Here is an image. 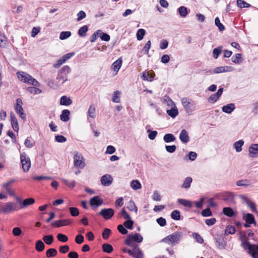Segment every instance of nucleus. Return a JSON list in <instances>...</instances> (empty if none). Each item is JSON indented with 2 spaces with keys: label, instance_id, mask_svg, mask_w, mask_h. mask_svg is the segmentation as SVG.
I'll return each instance as SVG.
<instances>
[{
  "label": "nucleus",
  "instance_id": "obj_1",
  "mask_svg": "<svg viewBox=\"0 0 258 258\" xmlns=\"http://www.w3.org/2000/svg\"><path fill=\"white\" fill-rule=\"evenodd\" d=\"M17 76L20 81L25 83L36 87H39L40 85L37 80L26 72L23 71L18 72L17 73Z\"/></svg>",
  "mask_w": 258,
  "mask_h": 258
},
{
  "label": "nucleus",
  "instance_id": "obj_2",
  "mask_svg": "<svg viewBox=\"0 0 258 258\" xmlns=\"http://www.w3.org/2000/svg\"><path fill=\"white\" fill-rule=\"evenodd\" d=\"M128 246L130 248L124 247L122 249V251L124 253H127L134 258H144V253L139 245Z\"/></svg>",
  "mask_w": 258,
  "mask_h": 258
},
{
  "label": "nucleus",
  "instance_id": "obj_3",
  "mask_svg": "<svg viewBox=\"0 0 258 258\" xmlns=\"http://www.w3.org/2000/svg\"><path fill=\"white\" fill-rule=\"evenodd\" d=\"M143 240V236L139 233H130L124 241V244L127 246H134L139 245L138 243L142 242Z\"/></svg>",
  "mask_w": 258,
  "mask_h": 258
},
{
  "label": "nucleus",
  "instance_id": "obj_4",
  "mask_svg": "<svg viewBox=\"0 0 258 258\" xmlns=\"http://www.w3.org/2000/svg\"><path fill=\"white\" fill-rule=\"evenodd\" d=\"M182 236V233L179 231H176L171 234H170L164 237L162 241L168 244H173L177 243L180 241Z\"/></svg>",
  "mask_w": 258,
  "mask_h": 258
},
{
  "label": "nucleus",
  "instance_id": "obj_5",
  "mask_svg": "<svg viewBox=\"0 0 258 258\" xmlns=\"http://www.w3.org/2000/svg\"><path fill=\"white\" fill-rule=\"evenodd\" d=\"M68 80V77H66L58 72L56 78V82L54 81L50 80L48 82V85L50 88L55 89L63 85Z\"/></svg>",
  "mask_w": 258,
  "mask_h": 258
},
{
  "label": "nucleus",
  "instance_id": "obj_6",
  "mask_svg": "<svg viewBox=\"0 0 258 258\" xmlns=\"http://www.w3.org/2000/svg\"><path fill=\"white\" fill-rule=\"evenodd\" d=\"M19 209L20 207L16 203L8 202L0 209V213H10Z\"/></svg>",
  "mask_w": 258,
  "mask_h": 258
},
{
  "label": "nucleus",
  "instance_id": "obj_7",
  "mask_svg": "<svg viewBox=\"0 0 258 258\" xmlns=\"http://www.w3.org/2000/svg\"><path fill=\"white\" fill-rule=\"evenodd\" d=\"M20 160L23 171L25 172L28 171L31 167V161L25 152L20 155Z\"/></svg>",
  "mask_w": 258,
  "mask_h": 258
},
{
  "label": "nucleus",
  "instance_id": "obj_8",
  "mask_svg": "<svg viewBox=\"0 0 258 258\" xmlns=\"http://www.w3.org/2000/svg\"><path fill=\"white\" fill-rule=\"evenodd\" d=\"M74 166L78 168L83 169L86 165L85 159L83 155L78 152L76 153L73 157Z\"/></svg>",
  "mask_w": 258,
  "mask_h": 258
},
{
  "label": "nucleus",
  "instance_id": "obj_9",
  "mask_svg": "<svg viewBox=\"0 0 258 258\" xmlns=\"http://www.w3.org/2000/svg\"><path fill=\"white\" fill-rule=\"evenodd\" d=\"M114 210L111 208H106L102 209L98 213V215L101 216L105 220L110 219L114 215Z\"/></svg>",
  "mask_w": 258,
  "mask_h": 258
},
{
  "label": "nucleus",
  "instance_id": "obj_10",
  "mask_svg": "<svg viewBox=\"0 0 258 258\" xmlns=\"http://www.w3.org/2000/svg\"><path fill=\"white\" fill-rule=\"evenodd\" d=\"M15 182V180L14 179H12L3 183L2 185L3 187L11 196H14L15 194V190L11 186V184Z\"/></svg>",
  "mask_w": 258,
  "mask_h": 258
},
{
  "label": "nucleus",
  "instance_id": "obj_11",
  "mask_svg": "<svg viewBox=\"0 0 258 258\" xmlns=\"http://www.w3.org/2000/svg\"><path fill=\"white\" fill-rule=\"evenodd\" d=\"M223 92V88L220 87L216 93L213 94L209 97L208 98V102L212 104L215 103L221 96Z\"/></svg>",
  "mask_w": 258,
  "mask_h": 258
},
{
  "label": "nucleus",
  "instance_id": "obj_12",
  "mask_svg": "<svg viewBox=\"0 0 258 258\" xmlns=\"http://www.w3.org/2000/svg\"><path fill=\"white\" fill-rule=\"evenodd\" d=\"M72 223L71 219H63L54 221L51 223V225L55 227H60L64 226L69 225Z\"/></svg>",
  "mask_w": 258,
  "mask_h": 258
},
{
  "label": "nucleus",
  "instance_id": "obj_13",
  "mask_svg": "<svg viewBox=\"0 0 258 258\" xmlns=\"http://www.w3.org/2000/svg\"><path fill=\"white\" fill-rule=\"evenodd\" d=\"M181 102L187 111H191L192 109L194 107V102L187 98H183L181 99Z\"/></svg>",
  "mask_w": 258,
  "mask_h": 258
},
{
  "label": "nucleus",
  "instance_id": "obj_14",
  "mask_svg": "<svg viewBox=\"0 0 258 258\" xmlns=\"http://www.w3.org/2000/svg\"><path fill=\"white\" fill-rule=\"evenodd\" d=\"M168 106H171L170 109L166 110V113H178V109L175 106L174 102L169 98H167L165 100Z\"/></svg>",
  "mask_w": 258,
  "mask_h": 258
},
{
  "label": "nucleus",
  "instance_id": "obj_15",
  "mask_svg": "<svg viewBox=\"0 0 258 258\" xmlns=\"http://www.w3.org/2000/svg\"><path fill=\"white\" fill-rule=\"evenodd\" d=\"M113 181V178L110 175L105 174L102 176L101 178V184L105 186H108L111 184Z\"/></svg>",
  "mask_w": 258,
  "mask_h": 258
},
{
  "label": "nucleus",
  "instance_id": "obj_16",
  "mask_svg": "<svg viewBox=\"0 0 258 258\" xmlns=\"http://www.w3.org/2000/svg\"><path fill=\"white\" fill-rule=\"evenodd\" d=\"M102 203L103 200L98 196L93 197L90 200V205L92 207L95 206L97 207L100 206Z\"/></svg>",
  "mask_w": 258,
  "mask_h": 258
},
{
  "label": "nucleus",
  "instance_id": "obj_17",
  "mask_svg": "<svg viewBox=\"0 0 258 258\" xmlns=\"http://www.w3.org/2000/svg\"><path fill=\"white\" fill-rule=\"evenodd\" d=\"M249 155L252 158H256L258 156V144H253L249 147Z\"/></svg>",
  "mask_w": 258,
  "mask_h": 258
},
{
  "label": "nucleus",
  "instance_id": "obj_18",
  "mask_svg": "<svg viewBox=\"0 0 258 258\" xmlns=\"http://www.w3.org/2000/svg\"><path fill=\"white\" fill-rule=\"evenodd\" d=\"M232 70V68L230 66L219 67L216 68L213 71L214 74L228 72Z\"/></svg>",
  "mask_w": 258,
  "mask_h": 258
},
{
  "label": "nucleus",
  "instance_id": "obj_19",
  "mask_svg": "<svg viewBox=\"0 0 258 258\" xmlns=\"http://www.w3.org/2000/svg\"><path fill=\"white\" fill-rule=\"evenodd\" d=\"M18 201L21 204L20 209L24 208L28 206L33 205L35 203V200L32 198L25 199L22 202H21L20 200H18Z\"/></svg>",
  "mask_w": 258,
  "mask_h": 258
},
{
  "label": "nucleus",
  "instance_id": "obj_20",
  "mask_svg": "<svg viewBox=\"0 0 258 258\" xmlns=\"http://www.w3.org/2000/svg\"><path fill=\"white\" fill-rule=\"evenodd\" d=\"M249 253L253 258H258V246L255 245H248Z\"/></svg>",
  "mask_w": 258,
  "mask_h": 258
},
{
  "label": "nucleus",
  "instance_id": "obj_21",
  "mask_svg": "<svg viewBox=\"0 0 258 258\" xmlns=\"http://www.w3.org/2000/svg\"><path fill=\"white\" fill-rule=\"evenodd\" d=\"M245 221L246 223L244 224V227H249V224L255 223L254 216L251 214H247L245 216Z\"/></svg>",
  "mask_w": 258,
  "mask_h": 258
},
{
  "label": "nucleus",
  "instance_id": "obj_22",
  "mask_svg": "<svg viewBox=\"0 0 258 258\" xmlns=\"http://www.w3.org/2000/svg\"><path fill=\"white\" fill-rule=\"evenodd\" d=\"M11 125H12V126L13 130L15 132H18L19 130V124H18L17 119L14 114H11Z\"/></svg>",
  "mask_w": 258,
  "mask_h": 258
},
{
  "label": "nucleus",
  "instance_id": "obj_23",
  "mask_svg": "<svg viewBox=\"0 0 258 258\" xmlns=\"http://www.w3.org/2000/svg\"><path fill=\"white\" fill-rule=\"evenodd\" d=\"M222 200L227 203H231L234 200V197L232 193L229 192H224L222 195Z\"/></svg>",
  "mask_w": 258,
  "mask_h": 258
},
{
  "label": "nucleus",
  "instance_id": "obj_24",
  "mask_svg": "<svg viewBox=\"0 0 258 258\" xmlns=\"http://www.w3.org/2000/svg\"><path fill=\"white\" fill-rule=\"evenodd\" d=\"M179 139L181 142L186 143L189 141V137L185 130H182L179 135Z\"/></svg>",
  "mask_w": 258,
  "mask_h": 258
},
{
  "label": "nucleus",
  "instance_id": "obj_25",
  "mask_svg": "<svg viewBox=\"0 0 258 258\" xmlns=\"http://www.w3.org/2000/svg\"><path fill=\"white\" fill-rule=\"evenodd\" d=\"M122 64V59L121 57L118 58L112 64V68L114 72H118L121 68Z\"/></svg>",
  "mask_w": 258,
  "mask_h": 258
},
{
  "label": "nucleus",
  "instance_id": "obj_26",
  "mask_svg": "<svg viewBox=\"0 0 258 258\" xmlns=\"http://www.w3.org/2000/svg\"><path fill=\"white\" fill-rule=\"evenodd\" d=\"M235 108L234 103H229L222 107V111L225 113H231Z\"/></svg>",
  "mask_w": 258,
  "mask_h": 258
},
{
  "label": "nucleus",
  "instance_id": "obj_27",
  "mask_svg": "<svg viewBox=\"0 0 258 258\" xmlns=\"http://www.w3.org/2000/svg\"><path fill=\"white\" fill-rule=\"evenodd\" d=\"M232 61L236 64H239L243 60L241 53H237L231 58Z\"/></svg>",
  "mask_w": 258,
  "mask_h": 258
},
{
  "label": "nucleus",
  "instance_id": "obj_28",
  "mask_svg": "<svg viewBox=\"0 0 258 258\" xmlns=\"http://www.w3.org/2000/svg\"><path fill=\"white\" fill-rule=\"evenodd\" d=\"M72 103V101L70 98L67 96H62L60 99V103L61 105L67 106L71 104Z\"/></svg>",
  "mask_w": 258,
  "mask_h": 258
},
{
  "label": "nucleus",
  "instance_id": "obj_29",
  "mask_svg": "<svg viewBox=\"0 0 258 258\" xmlns=\"http://www.w3.org/2000/svg\"><path fill=\"white\" fill-rule=\"evenodd\" d=\"M22 104V100L20 98H17L15 106V109L17 113H23Z\"/></svg>",
  "mask_w": 258,
  "mask_h": 258
},
{
  "label": "nucleus",
  "instance_id": "obj_30",
  "mask_svg": "<svg viewBox=\"0 0 258 258\" xmlns=\"http://www.w3.org/2000/svg\"><path fill=\"white\" fill-rule=\"evenodd\" d=\"M223 214L229 217H234L235 215L233 209L230 207H225L223 209Z\"/></svg>",
  "mask_w": 258,
  "mask_h": 258
},
{
  "label": "nucleus",
  "instance_id": "obj_31",
  "mask_svg": "<svg viewBox=\"0 0 258 258\" xmlns=\"http://www.w3.org/2000/svg\"><path fill=\"white\" fill-rule=\"evenodd\" d=\"M216 242L217 244L218 248L220 249L224 248L226 243L223 237H218L216 238Z\"/></svg>",
  "mask_w": 258,
  "mask_h": 258
},
{
  "label": "nucleus",
  "instance_id": "obj_32",
  "mask_svg": "<svg viewBox=\"0 0 258 258\" xmlns=\"http://www.w3.org/2000/svg\"><path fill=\"white\" fill-rule=\"evenodd\" d=\"M71 69L69 66H64L59 71V73L61 74L68 77V75L71 73Z\"/></svg>",
  "mask_w": 258,
  "mask_h": 258
},
{
  "label": "nucleus",
  "instance_id": "obj_33",
  "mask_svg": "<svg viewBox=\"0 0 258 258\" xmlns=\"http://www.w3.org/2000/svg\"><path fill=\"white\" fill-rule=\"evenodd\" d=\"M120 94L121 92L119 91L116 90L113 92L112 101L115 103H119L120 101Z\"/></svg>",
  "mask_w": 258,
  "mask_h": 258
},
{
  "label": "nucleus",
  "instance_id": "obj_34",
  "mask_svg": "<svg viewBox=\"0 0 258 258\" xmlns=\"http://www.w3.org/2000/svg\"><path fill=\"white\" fill-rule=\"evenodd\" d=\"M44 248L45 245L41 240H39L36 241L35 244V249L37 251L41 252L44 249Z\"/></svg>",
  "mask_w": 258,
  "mask_h": 258
},
{
  "label": "nucleus",
  "instance_id": "obj_35",
  "mask_svg": "<svg viewBox=\"0 0 258 258\" xmlns=\"http://www.w3.org/2000/svg\"><path fill=\"white\" fill-rule=\"evenodd\" d=\"M176 138L172 134H167L163 137L164 141L166 143H170L175 141Z\"/></svg>",
  "mask_w": 258,
  "mask_h": 258
},
{
  "label": "nucleus",
  "instance_id": "obj_36",
  "mask_svg": "<svg viewBox=\"0 0 258 258\" xmlns=\"http://www.w3.org/2000/svg\"><path fill=\"white\" fill-rule=\"evenodd\" d=\"M178 12L180 16L182 18H185L188 14L187 9L184 6H181L178 9Z\"/></svg>",
  "mask_w": 258,
  "mask_h": 258
},
{
  "label": "nucleus",
  "instance_id": "obj_37",
  "mask_svg": "<svg viewBox=\"0 0 258 258\" xmlns=\"http://www.w3.org/2000/svg\"><path fill=\"white\" fill-rule=\"evenodd\" d=\"M126 208L131 211L137 212L138 208L133 201H130L127 203Z\"/></svg>",
  "mask_w": 258,
  "mask_h": 258
},
{
  "label": "nucleus",
  "instance_id": "obj_38",
  "mask_svg": "<svg viewBox=\"0 0 258 258\" xmlns=\"http://www.w3.org/2000/svg\"><path fill=\"white\" fill-rule=\"evenodd\" d=\"M88 30V27L87 25H84L80 28L78 30V35L81 37H85L86 35V32Z\"/></svg>",
  "mask_w": 258,
  "mask_h": 258
},
{
  "label": "nucleus",
  "instance_id": "obj_39",
  "mask_svg": "<svg viewBox=\"0 0 258 258\" xmlns=\"http://www.w3.org/2000/svg\"><path fill=\"white\" fill-rule=\"evenodd\" d=\"M57 254V251L55 248H49L46 252V255L47 257H51L56 256Z\"/></svg>",
  "mask_w": 258,
  "mask_h": 258
},
{
  "label": "nucleus",
  "instance_id": "obj_40",
  "mask_svg": "<svg viewBox=\"0 0 258 258\" xmlns=\"http://www.w3.org/2000/svg\"><path fill=\"white\" fill-rule=\"evenodd\" d=\"M192 181V178L190 177H187L184 180L183 184H182V187L183 188H189L190 186L191 183Z\"/></svg>",
  "mask_w": 258,
  "mask_h": 258
},
{
  "label": "nucleus",
  "instance_id": "obj_41",
  "mask_svg": "<svg viewBox=\"0 0 258 258\" xmlns=\"http://www.w3.org/2000/svg\"><path fill=\"white\" fill-rule=\"evenodd\" d=\"M102 250L104 252L106 253H111L113 251V247L112 245L108 243H104L102 246Z\"/></svg>",
  "mask_w": 258,
  "mask_h": 258
},
{
  "label": "nucleus",
  "instance_id": "obj_42",
  "mask_svg": "<svg viewBox=\"0 0 258 258\" xmlns=\"http://www.w3.org/2000/svg\"><path fill=\"white\" fill-rule=\"evenodd\" d=\"M178 201L180 204L185 207L191 208L193 206L192 203L190 201L185 199H178Z\"/></svg>",
  "mask_w": 258,
  "mask_h": 258
},
{
  "label": "nucleus",
  "instance_id": "obj_43",
  "mask_svg": "<svg viewBox=\"0 0 258 258\" xmlns=\"http://www.w3.org/2000/svg\"><path fill=\"white\" fill-rule=\"evenodd\" d=\"M54 240L52 235H45L43 237V240L47 245L52 244Z\"/></svg>",
  "mask_w": 258,
  "mask_h": 258
},
{
  "label": "nucleus",
  "instance_id": "obj_44",
  "mask_svg": "<svg viewBox=\"0 0 258 258\" xmlns=\"http://www.w3.org/2000/svg\"><path fill=\"white\" fill-rule=\"evenodd\" d=\"M35 87H29L27 88V90L30 93L34 95L40 94L42 92V90Z\"/></svg>",
  "mask_w": 258,
  "mask_h": 258
},
{
  "label": "nucleus",
  "instance_id": "obj_45",
  "mask_svg": "<svg viewBox=\"0 0 258 258\" xmlns=\"http://www.w3.org/2000/svg\"><path fill=\"white\" fill-rule=\"evenodd\" d=\"M244 144L242 140H239L234 144V147L236 152H239L242 150V146Z\"/></svg>",
  "mask_w": 258,
  "mask_h": 258
},
{
  "label": "nucleus",
  "instance_id": "obj_46",
  "mask_svg": "<svg viewBox=\"0 0 258 258\" xmlns=\"http://www.w3.org/2000/svg\"><path fill=\"white\" fill-rule=\"evenodd\" d=\"M131 186L132 188L135 190H137L141 188L140 182L137 180H134L131 181Z\"/></svg>",
  "mask_w": 258,
  "mask_h": 258
},
{
  "label": "nucleus",
  "instance_id": "obj_47",
  "mask_svg": "<svg viewBox=\"0 0 258 258\" xmlns=\"http://www.w3.org/2000/svg\"><path fill=\"white\" fill-rule=\"evenodd\" d=\"M35 142L31 140V137H28L25 141L24 144L28 148H32L34 145Z\"/></svg>",
  "mask_w": 258,
  "mask_h": 258
},
{
  "label": "nucleus",
  "instance_id": "obj_48",
  "mask_svg": "<svg viewBox=\"0 0 258 258\" xmlns=\"http://www.w3.org/2000/svg\"><path fill=\"white\" fill-rule=\"evenodd\" d=\"M171 217L174 220H179L180 219V212L177 210H174L171 214Z\"/></svg>",
  "mask_w": 258,
  "mask_h": 258
},
{
  "label": "nucleus",
  "instance_id": "obj_49",
  "mask_svg": "<svg viewBox=\"0 0 258 258\" xmlns=\"http://www.w3.org/2000/svg\"><path fill=\"white\" fill-rule=\"evenodd\" d=\"M222 52V46L217 47L213 49V54L214 58H217Z\"/></svg>",
  "mask_w": 258,
  "mask_h": 258
},
{
  "label": "nucleus",
  "instance_id": "obj_50",
  "mask_svg": "<svg viewBox=\"0 0 258 258\" xmlns=\"http://www.w3.org/2000/svg\"><path fill=\"white\" fill-rule=\"evenodd\" d=\"M145 30L143 29H140L138 30L136 36L137 40H141L143 39L145 34Z\"/></svg>",
  "mask_w": 258,
  "mask_h": 258
},
{
  "label": "nucleus",
  "instance_id": "obj_51",
  "mask_svg": "<svg viewBox=\"0 0 258 258\" xmlns=\"http://www.w3.org/2000/svg\"><path fill=\"white\" fill-rule=\"evenodd\" d=\"M71 36V32L70 31H62L60 33L59 39L60 40H64Z\"/></svg>",
  "mask_w": 258,
  "mask_h": 258
},
{
  "label": "nucleus",
  "instance_id": "obj_52",
  "mask_svg": "<svg viewBox=\"0 0 258 258\" xmlns=\"http://www.w3.org/2000/svg\"><path fill=\"white\" fill-rule=\"evenodd\" d=\"M215 24L217 26L220 31H223L225 30L224 26L221 23L220 20L218 17H216L215 19Z\"/></svg>",
  "mask_w": 258,
  "mask_h": 258
},
{
  "label": "nucleus",
  "instance_id": "obj_53",
  "mask_svg": "<svg viewBox=\"0 0 258 258\" xmlns=\"http://www.w3.org/2000/svg\"><path fill=\"white\" fill-rule=\"evenodd\" d=\"M119 215L122 216L124 219L128 220L131 219L130 215L127 213L124 208H122L119 213Z\"/></svg>",
  "mask_w": 258,
  "mask_h": 258
},
{
  "label": "nucleus",
  "instance_id": "obj_54",
  "mask_svg": "<svg viewBox=\"0 0 258 258\" xmlns=\"http://www.w3.org/2000/svg\"><path fill=\"white\" fill-rule=\"evenodd\" d=\"M102 33V31L100 30H97L91 36L90 38V41L91 42H94L96 41L97 39L98 38L99 35H100Z\"/></svg>",
  "mask_w": 258,
  "mask_h": 258
},
{
  "label": "nucleus",
  "instance_id": "obj_55",
  "mask_svg": "<svg viewBox=\"0 0 258 258\" xmlns=\"http://www.w3.org/2000/svg\"><path fill=\"white\" fill-rule=\"evenodd\" d=\"M237 6L240 8H248L250 5L243 0H237Z\"/></svg>",
  "mask_w": 258,
  "mask_h": 258
},
{
  "label": "nucleus",
  "instance_id": "obj_56",
  "mask_svg": "<svg viewBox=\"0 0 258 258\" xmlns=\"http://www.w3.org/2000/svg\"><path fill=\"white\" fill-rule=\"evenodd\" d=\"M57 238L58 240L60 242H66L68 240V237L65 234L58 233L57 235Z\"/></svg>",
  "mask_w": 258,
  "mask_h": 258
},
{
  "label": "nucleus",
  "instance_id": "obj_57",
  "mask_svg": "<svg viewBox=\"0 0 258 258\" xmlns=\"http://www.w3.org/2000/svg\"><path fill=\"white\" fill-rule=\"evenodd\" d=\"M134 224V222L130 219L126 220L124 223L123 226L128 229H133V226Z\"/></svg>",
  "mask_w": 258,
  "mask_h": 258
},
{
  "label": "nucleus",
  "instance_id": "obj_58",
  "mask_svg": "<svg viewBox=\"0 0 258 258\" xmlns=\"http://www.w3.org/2000/svg\"><path fill=\"white\" fill-rule=\"evenodd\" d=\"M69 211L71 215L73 217H76L79 215V210L75 207H70Z\"/></svg>",
  "mask_w": 258,
  "mask_h": 258
},
{
  "label": "nucleus",
  "instance_id": "obj_59",
  "mask_svg": "<svg viewBox=\"0 0 258 258\" xmlns=\"http://www.w3.org/2000/svg\"><path fill=\"white\" fill-rule=\"evenodd\" d=\"M194 238L196 240V241L202 244L204 242V239L201 236V235L197 233H194L192 234Z\"/></svg>",
  "mask_w": 258,
  "mask_h": 258
},
{
  "label": "nucleus",
  "instance_id": "obj_60",
  "mask_svg": "<svg viewBox=\"0 0 258 258\" xmlns=\"http://www.w3.org/2000/svg\"><path fill=\"white\" fill-rule=\"evenodd\" d=\"M202 215L203 217H209L212 215V213L209 208L204 209L202 212Z\"/></svg>",
  "mask_w": 258,
  "mask_h": 258
},
{
  "label": "nucleus",
  "instance_id": "obj_61",
  "mask_svg": "<svg viewBox=\"0 0 258 258\" xmlns=\"http://www.w3.org/2000/svg\"><path fill=\"white\" fill-rule=\"evenodd\" d=\"M111 230L108 228H105L102 233V237L104 239H107L109 237Z\"/></svg>",
  "mask_w": 258,
  "mask_h": 258
},
{
  "label": "nucleus",
  "instance_id": "obj_62",
  "mask_svg": "<svg viewBox=\"0 0 258 258\" xmlns=\"http://www.w3.org/2000/svg\"><path fill=\"white\" fill-rule=\"evenodd\" d=\"M235 231H236V230H235V227L233 226H231V225L227 226L226 230H225V232L228 233V234H233L235 233Z\"/></svg>",
  "mask_w": 258,
  "mask_h": 258
},
{
  "label": "nucleus",
  "instance_id": "obj_63",
  "mask_svg": "<svg viewBox=\"0 0 258 258\" xmlns=\"http://www.w3.org/2000/svg\"><path fill=\"white\" fill-rule=\"evenodd\" d=\"M84 236L81 234L77 235L75 237V242L79 244L82 243L84 241Z\"/></svg>",
  "mask_w": 258,
  "mask_h": 258
},
{
  "label": "nucleus",
  "instance_id": "obj_64",
  "mask_svg": "<svg viewBox=\"0 0 258 258\" xmlns=\"http://www.w3.org/2000/svg\"><path fill=\"white\" fill-rule=\"evenodd\" d=\"M157 223L162 227L166 225V219L163 217H160L156 220Z\"/></svg>",
  "mask_w": 258,
  "mask_h": 258
}]
</instances>
